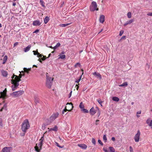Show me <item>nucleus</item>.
Masks as SVG:
<instances>
[{"mask_svg": "<svg viewBox=\"0 0 152 152\" xmlns=\"http://www.w3.org/2000/svg\"><path fill=\"white\" fill-rule=\"evenodd\" d=\"M7 107V105L6 104H4L2 108V109H6Z\"/></svg>", "mask_w": 152, "mask_h": 152, "instance_id": "nucleus-48", "label": "nucleus"}, {"mask_svg": "<svg viewBox=\"0 0 152 152\" xmlns=\"http://www.w3.org/2000/svg\"><path fill=\"white\" fill-rule=\"evenodd\" d=\"M72 91H71L69 93V98H70L71 96V95H72Z\"/></svg>", "mask_w": 152, "mask_h": 152, "instance_id": "nucleus-56", "label": "nucleus"}, {"mask_svg": "<svg viewBox=\"0 0 152 152\" xmlns=\"http://www.w3.org/2000/svg\"><path fill=\"white\" fill-rule=\"evenodd\" d=\"M2 75L4 77H7L8 75V73L7 72L5 71H2Z\"/></svg>", "mask_w": 152, "mask_h": 152, "instance_id": "nucleus-23", "label": "nucleus"}, {"mask_svg": "<svg viewBox=\"0 0 152 152\" xmlns=\"http://www.w3.org/2000/svg\"><path fill=\"white\" fill-rule=\"evenodd\" d=\"M24 92V91H15L13 93L12 95L16 97H18L23 94Z\"/></svg>", "mask_w": 152, "mask_h": 152, "instance_id": "nucleus-7", "label": "nucleus"}, {"mask_svg": "<svg viewBox=\"0 0 152 152\" xmlns=\"http://www.w3.org/2000/svg\"><path fill=\"white\" fill-rule=\"evenodd\" d=\"M124 32V31L123 30H122L120 31V33H119V34L120 36H121L123 34Z\"/></svg>", "mask_w": 152, "mask_h": 152, "instance_id": "nucleus-40", "label": "nucleus"}, {"mask_svg": "<svg viewBox=\"0 0 152 152\" xmlns=\"http://www.w3.org/2000/svg\"><path fill=\"white\" fill-rule=\"evenodd\" d=\"M7 89H6V88L4 91H3V92H4L5 93H6L7 92Z\"/></svg>", "mask_w": 152, "mask_h": 152, "instance_id": "nucleus-63", "label": "nucleus"}, {"mask_svg": "<svg viewBox=\"0 0 152 152\" xmlns=\"http://www.w3.org/2000/svg\"><path fill=\"white\" fill-rule=\"evenodd\" d=\"M141 113V111H138V112H137V114H140Z\"/></svg>", "mask_w": 152, "mask_h": 152, "instance_id": "nucleus-62", "label": "nucleus"}, {"mask_svg": "<svg viewBox=\"0 0 152 152\" xmlns=\"http://www.w3.org/2000/svg\"><path fill=\"white\" fill-rule=\"evenodd\" d=\"M49 18L48 17L46 16V17H45V18L44 19V22L45 23H47L49 21Z\"/></svg>", "mask_w": 152, "mask_h": 152, "instance_id": "nucleus-22", "label": "nucleus"}, {"mask_svg": "<svg viewBox=\"0 0 152 152\" xmlns=\"http://www.w3.org/2000/svg\"><path fill=\"white\" fill-rule=\"evenodd\" d=\"M41 24V23L39 20H35L33 23V25L34 26H39Z\"/></svg>", "mask_w": 152, "mask_h": 152, "instance_id": "nucleus-17", "label": "nucleus"}, {"mask_svg": "<svg viewBox=\"0 0 152 152\" xmlns=\"http://www.w3.org/2000/svg\"><path fill=\"white\" fill-rule=\"evenodd\" d=\"M60 46V43H59V42L57 43L56 45V47L57 48L59 47Z\"/></svg>", "mask_w": 152, "mask_h": 152, "instance_id": "nucleus-47", "label": "nucleus"}, {"mask_svg": "<svg viewBox=\"0 0 152 152\" xmlns=\"http://www.w3.org/2000/svg\"><path fill=\"white\" fill-rule=\"evenodd\" d=\"M7 56H4V58H3V63L2 64H4L6 61L7 60Z\"/></svg>", "mask_w": 152, "mask_h": 152, "instance_id": "nucleus-27", "label": "nucleus"}, {"mask_svg": "<svg viewBox=\"0 0 152 152\" xmlns=\"http://www.w3.org/2000/svg\"><path fill=\"white\" fill-rule=\"evenodd\" d=\"M97 110L96 108H94V107H92L90 110L89 113L91 115H94L97 112Z\"/></svg>", "mask_w": 152, "mask_h": 152, "instance_id": "nucleus-10", "label": "nucleus"}, {"mask_svg": "<svg viewBox=\"0 0 152 152\" xmlns=\"http://www.w3.org/2000/svg\"><path fill=\"white\" fill-rule=\"evenodd\" d=\"M77 146L80 147L81 148L84 149H86L87 147L86 145L83 144H78Z\"/></svg>", "mask_w": 152, "mask_h": 152, "instance_id": "nucleus-14", "label": "nucleus"}, {"mask_svg": "<svg viewBox=\"0 0 152 152\" xmlns=\"http://www.w3.org/2000/svg\"><path fill=\"white\" fill-rule=\"evenodd\" d=\"M105 16L103 15H101L99 19V22L103 23L104 21Z\"/></svg>", "mask_w": 152, "mask_h": 152, "instance_id": "nucleus-16", "label": "nucleus"}, {"mask_svg": "<svg viewBox=\"0 0 152 152\" xmlns=\"http://www.w3.org/2000/svg\"><path fill=\"white\" fill-rule=\"evenodd\" d=\"M140 133V131L138 130L137 131V133L135 135L134 137V140L135 142H138L139 141Z\"/></svg>", "mask_w": 152, "mask_h": 152, "instance_id": "nucleus-8", "label": "nucleus"}, {"mask_svg": "<svg viewBox=\"0 0 152 152\" xmlns=\"http://www.w3.org/2000/svg\"><path fill=\"white\" fill-rule=\"evenodd\" d=\"M82 111L85 113H88V110L86 109L83 108L82 110Z\"/></svg>", "mask_w": 152, "mask_h": 152, "instance_id": "nucleus-39", "label": "nucleus"}, {"mask_svg": "<svg viewBox=\"0 0 152 152\" xmlns=\"http://www.w3.org/2000/svg\"><path fill=\"white\" fill-rule=\"evenodd\" d=\"M92 74L94 75L97 78H99L100 79H102L101 75L99 73L95 72L93 73Z\"/></svg>", "mask_w": 152, "mask_h": 152, "instance_id": "nucleus-13", "label": "nucleus"}, {"mask_svg": "<svg viewBox=\"0 0 152 152\" xmlns=\"http://www.w3.org/2000/svg\"><path fill=\"white\" fill-rule=\"evenodd\" d=\"M12 149V147H5L4 148L1 152H8Z\"/></svg>", "mask_w": 152, "mask_h": 152, "instance_id": "nucleus-11", "label": "nucleus"}, {"mask_svg": "<svg viewBox=\"0 0 152 152\" xmlns=\"http://www.w3.org/2000/svg\"><path fill=\"white\" fill-rule=\"evenodd\" d=\"M7 98V93L3 92L0 93V98H2L3 99H4Z\"/></svg>", "mask_w": 152, "mask_h": 152, "instance_id": "nucleus-12", "label": "nucleus"}, {"mask_svg": "<svg viewBox=\"0 0 152 152\" xmlns=\"http://www.w3.org/2000/svg\"><path fill=\"white\" fill-rule=\"evenodd\" d=\"M126 39V36H124L122 37L121 38V39Z\"/></svg>", "mask_w": 152, "mask_h": 152, "instance_id": "nucleus-54", "label": "nucleus"}, {"mask_svg": "<svg viewBox=\"0 0 152 152\" xmlns=\"http://www.w3.org/2000/svg\"><path fill=\"white\" fill-rule=\"evenodd\" d=\"M39 31V30L38 29L36 30L33 33H36L38 32Z\"/></svg>", "mask_w": 152, "mask_h": 152, "instance_id": "nucleus-57", "label": "nucleus"}, {"mask_svg": "<svg viewBox=\"0 0 152 152\" xmlns=\"http://www.w3.org/2000/svg\"><path fill=\"white\" fill-rule=\"evenodd\" d=\"M16 5V3L15 2L13 3L12 4V5L13 6H15Z\"/></svg>", "mask_w": 152, "mask_h": 152, "instance_id": "nucleus-64", "label": "nucleus"}, {"mask_svg": "<svg viewBox=\"0 0 152 152\" xmlns=\"http://www.w3.org/2000/svg\"><path fill=\"white\" fill-rule=\"evenodd\" d=\"M29 127L30 124L28 121L27 119H26L23 122L21 128L22 131L24 132V135Z\"/></svg>", "mask_w": 152, "mask_h": 152, "instance_id": "nucleus-2", "label": "nucleus"}, {"mask_svg": "<svg viewBox=\"0 0 152 152\" xmlns=\"http://www.w3.org/2000/svg\"><path fill=\"white\" fill-rule=\"evenodd\" d=\"M96 109L98 111L97 113L98 114V116H99L100 115V111L98 107H96Z\"/></svg>", "mask_w": 152, "mask_h": 152, "instance_id": "nucleus-37", "label": "nucleus"}, {"mask_svg": "<svg viewBox=\"0 0 152 152\" xmlns=\"http://www.w3.org/2000/svg\"><path fill=\"white\" fill-rule=\"evenodd\" d=\"M42 56L43 57H42L41 59L42 61H44L46 58V57L45 56H44L43 55H42Z\"/></svg>", "mask_w": 152, "mask_h": 152, "instance_id": "nucleus-41", "label": "nucleus"}, {"mask_svg": "<svg viewBox=\"0 0 152 152\" xmlns=\"http://www.w3.org/2000/svg\"><path fill=\"white\" fill-rule=\"evenodd\" d=\"M103 139L104 141L105 142H106L107 140V138L105 135H104L103 136Z\"/></svg>", "mask_w": 152, "mask_h": 152, "instance_id": "nucleus-36", "label": "nucleus"}, {"mask_svg": "<svg viewBox=\"0 0 152 152\" xmlns=\"http://www.w3.org/2000/svg\"><path fill=\"white\" fill-rule=\"evenodd\" d=\"M31 47V45H30L27 46L26 48H24V51L25 52H26L28 51Z\"/></svg>", "mask_w": 152, "mask_h": 152, "instance_id": "nucleus-20", "label": "nucleus"}, {"mask_svg": "<svg viewBox=\"0 0 152 152\" xmlns=\"http://www.w3.org/2000/svg\"><path fill=\"white\" fill-rule=\"evenodd\" d=\"M76 89L78 90L79 86H78V85H76Z\"/></svg>", "mask_w": 152, "mask_h": 152, "instance_id": "nucleus-61", "label": "nucleus"}, {"mask_svg": "<svg viewBox=\"0 0 152 152\" xmlns=\"http://www.w3.org/2000/svg\"><path fill=\"white\" fill-rule=\"evenodd\" d=\"M129 150L130 152H133V150L132 146H130L129 147Z\"/></svg>", "mask_w": 152, "mask_h": 152, "instance_id": "nucleus-44", "label": "nucleus"}, {"mask_svg": "<svg viewBox=\"0 0 152 152\" xmlns=\"http://www.w3.org/2000/svg\"><path fill=\"white\" fill-rule=\"evenodd\" d=\"M90 10L91 11H94L95 10L98 11L99 9L97 7V4L95 1H93L90 6Z\"/></svg>", "mask_w": 152, "mask_h": 152, "instance_id": "nucleus-5", "label": "nucleus"}, {"mask_svg": "<svg viewBox=\"0 0 152 152\" xmlns=\"http://www.w3.org/2000/svg\"><path fill=\"white\" fill-rule=\"evenodd\" d=\"M128 85V83L127 82H124L121 84L119 85V86L120 87L127 86Z\"/></svg>", "mask_w": 152, "mask_h": 152, "instance_id": "nucleus-26", "label": "nucleus"}, {"mask_svg": "<svg viewBox=\"0 0 152 152\" xmlns=\"http://www.w3.org/2000/svg\"><path fill=\"white\" fill-rule=\"evenodd\" d=\"M59 114L58 113H53L50 117V119L53 121L58 116Z\"/></svg>", "mask_w": 152, "mask_h": 152, "instance_id": "nucleus-9", "label": "nucleus"}, {"mask_svg": "<svg viewBox=\"0 0 152 152\" xmlns=\"http://www.w3.org/2000/svg\"><path fill=\"white\" fill-rule=\"evenodd\" d=\"M79 107L81 109H83L84 108V106L82 102H81L79 105Z\"/></svg>", "mask_w": 152, "mask_h": 152, "instance_id": "nucleus-30", "label": "nucleus"}, {"mask_svg": "<svg viewBox=\"0 0 152 152\" xmlns=\"http://www.w3.org/2000/svg\"><path fill=\"white\" fill-rule=\"evenodd\" d=\"M3 126V125L2 123V122H0V127L1 128Z\"/></svg>", "mask_w": 152, "mask_h": 152, "instance_id": "nucleus-59", "label": "nucleus"}, {"mask_svg": "<svg viewBox=\"0 0 152 152\" xmlns=\"http://www.w3.org/2000/svg\"><path fill=\"white\" fill-rule=\"evenodd\" d=\"M82 77V75H81L80 77L79 78L77 79L76 81H75V82L76 83H79V82L81 80V79Z\"/></svg>", "mask_w": 152, "mask_h": 152, "instance_id": "nucleus-32", "label": "nucleus"}, {"mask_svg": "<svg viewBox=\"0 0 152 152\" xmlns=\"http://www.w3.org/2000/svg\"><path fill=\"white\" fill-rule=\"evenodd\" d=\"M31 70V68L27 69L26 68H23L24 71H22L21 72H22V73H24V72H26L27 74H28L29 73V72Z\"/></svg>", "mask_w": 152, "mask_h": 152, "instance_id": "nucleus-19", "label": "nucleus"}, {"mask_svg": "<svg viewBox=\"0 0 152 152\" xmlns=\"http://www.w3.org/2000/svg\"><path fill=\"white\" fill-rule=\"evenodd\" d=\"M59 57L58 58H59L64 59L66 57L65 55H59Z\"/></svg>", "mask_w": 152, "mask_h": 152, "instance_id": "nucleus-33", "label": "nucleus"}, {"mask_svg": "<svg viewBox=\"0 0 152 152\" xmlns=\"http://www.w3.org/2000/svg\"><path fill=\"white\" fill-rule=\"evenodd\" d=\"M148 125L151 127V128H152V120H151L150 123L148 124Z\"/></svg>", "mask_w": 152, "mask_h": 152, "instance_id": "nucleus-43", "label": "nucleus"}, {"mask_svg": "<svg viewBox=\"0 0 152 152\" xmlns=\"http://www.w3.org/2000/svg\"><path fill=\"white\" fill-rule=\"evenodd\" d=\"M112 99L113 100L116 102H118L119 100L118 98L115 96L113 97Z\"/></svg>", "mask_w": 152, "mask_h": 152, "instance_id": "nucleus-25", "label": "nucleus"}, {"mask_svg": "<svg viewBox=\"0 0 152 152\" xmlns=\"http://www.w3.org/2000/svg\"><path fill=\"white\" fill-rule=\"evenodd\" d=\"M92 143L94 144V145L96 143V141L94 139L92 138Z\"/></svg>", "mask_w": 152, "mask_h": 152, "instance_id": "nucleus-42", "label": "nucleus"}, {"mask_svg": "<svg viewBox=\"0 0 152 152\" xmlns=\"http://www.w3.org/2000/svg\"><path fill=\"white\" fill-rule=\"evenodd\" d=\"M42 55L41 54H40L39 53V54L38 55H37V57L39 58H42Z\"/></svg>", "mask_w": 152, "mask_h": 152, "instance_id": "nucleus-52", "label": "nucleus"}, {"mask_svg": "<svg viewBox=\"0 0 152 152\" xmlns=\"http://www.w3.org/2000/svg\"><path fill=\"white\" fill-rule=\"evenodd\" d=\"M97 100L99 104L101 105V106H102V103L103 102L101 100V99H98Z\"/></svg>", "mask_w": 152, "mask_h": 152, "instance_id": "nucleus-29", "label": "nucleus"}, {"mask_svg": "<svg viewBox=\"0 0 152 152\" xmlns=\"http://www.w3.org/2000/svg\"><path fill=\"white\" fill-rule=\"evenodd\" d=\"M111 140H113V141H114L115 140V139L114 137H112L111 138Z\"/></svg>", "mask_w": 152, "mask_h": 152, "instance_id": "nucleus-60", "label": "nucleus"}, {"mask_svg": "<svg viewBox=\"0 0 152 152\" xmlns=\"http://www.w3.org/2000/svg\"><path fill=\"white\" fill-rule=\"evenodd\" d=\"M16 75H15L14 74L12 76V80L14 79L13 78H14L15 77H16Z\"/></svg>", "mask_w": 152, "mask_h": 152, "instance_id": "nucleus-58", "label": "nucleus"}, {"mask_svg": "<svg viewBox=\"0 0 152 152\" xmlns=\"http://www.w3.org/2000/svg\"><path fill=\"white\" fill-rule=\"evenodd\" d=\"M147 15L148 16H152V12H149L147 14Z\"/></svg>", "mask_w": 152, "mask_h": 152, "instance_id": "nucleus-53", "label": "nucleus"}, {"mask_svg": "<svg viewBox=\"0 0 152 152\" xmlns=\"http://www.w3.org/2000/svg\"><path fill=\"white\" fill-rule=\"evenodd\" d=\"M53 80V78H50V79H47L46 80V86L49 88H51L52 84V81Z\"/></svg>", "mask_w": 152, "mask_h": 152, "instance_id": "nucleus-6", "label": "nucleus"}, {"mask_svg": "<svg viewBox=\"0 0 152 152\" xmlns=\"http://www.w3.org/2000/svg\"><path fill=\"white\" fill-rule=\"evenodd\" d=\"M48 129H49V131H57L58 129V127L57 126H55L53 128H51L50 129H49V128H48Z\"/></svg>", "mask_w": 152, "mask_h": 152, "instance_id": "nucleus-21", "label": "nucleus"}, {"mask_svg": "<svg viewBox=\"0 0 152 152\" xmlns=\"http://www.w3.org/2000/svg\"><path fill=\"white\" fill-rule=\"evenodd\" d=\"M33 52L34 53V54L35 55H38L39 53L38 52V49H37L36 51L33 50Z\"/></svg>", "mask_w": 152, "mask_h": 152, "instance_id": "nucleus-28", "label": "nucleus"}, {"mask_svg": "<svg viewBox=\"0 0 152 152\" xmlns=\"http://www.w3.org/2000/svg\"><path fill=\"white\" fill-rule=\"evenodd\" d=\"M127 17L128 18H130L132 17L131 13V12H128L127 14Z\"/></svg>", "mask_w": 152, "mask_h": 152, "instance_id": "nucleus-34", "label": "nucleus"}, {"mask_svg": "<svg viewBox=\"0 0 152 152\" xmlns=\"http://www.w3.org/2000/svg\"><path fill=\"white\" fill-rule=\"evenodd\" d=\"M67 106H66L64 109L62 111V113L64 114L65 112L67 111H70L73 109V106L72 103V102L69 103H68L66 104Z\"/></svg>", "mask_w": 152, "mask_h": 152, "instance_id": "nucleus-4", "label": "nucleus"}, {"mask_svg": "<svg viewBox=\"0 0 152 152\" xmlns=\"http://www.w3.org/2000/svg\"><path fill=\"white\" fill-rule=\"evenodd\" d=\"M46 79H50V78H51V77H49V76H48V73H46Z\"/></svg>", "mask_w": 152, "mask_h": 152, "instance_id": "nucleus-45", "label": "nucleus"}, {"mask_svg": "<svg viewBox=\"0 0 152 152\" xmlns=\"http://www.w3.org/2000/svg\"><path fill=\"white\" fill-rule=\"evenodd\" d=\"M52 121L50 119V118L49 119H46L45 120V123L44 124V125L45 126L48 125L50 124L52 122Z\"/></svg>", "mask_w": 152, "mask_h": 152, "instance_id": "nucleus-15", "label": "nucleus"}, {"mask_svg": "<svg viewBox=\"0 0 152 152\" xmlns=\"http://www.w3.org/2000/svg\"><path fill=\"white\" fill-rule=\"evenodd\" d=\"M20 74L18 76H16L14 79L11 80L12 83L13 84L12 86V91H15L19 85V82L21 81V78L22 76H24L25 74H22L21 72H20Z\"/></svg>", "mask_w": 152, "mask_h": 152, "instance_id": "nucleus-1", "label": "nucleus"}, {"mask_svg": "<svg viewBox=\"0 0 152 152\" xmlns=\"http://www.w3.org/2000/svg\"><path fill=\"white\" fill-rule=\"evenodd\" d=\"M18 43H19L18 42H15V43H14V47L16 46L18 44Z\"/></svg>", "mask_w": 152, "mask_h": 152, "instance_id": "nucleus-46", "label": "nucleus"}, {"mask_svg": "<svg viewBox=\"0 0 152 152\" xmlns=\"http://www.w3.org/2000/svg\"><path fill=\"white\" fill-rule=\"evenodd\" d=\"M39 2L42 7H45V3L42 0H40Z\"/></svg>", "mask_w": 152, "mask_h": 152, "instance_id": "nucleus-35", "label": "nucleus"}, {"mask_svg": "<svg viewBox=\"0 0 152 152\" xmlns=\"http://www.w3.org/2000/svg\"><path fill=\"white\" fill-rule=\"evenodd\" d=\"M134 20L133 19H132L130 20H128L126 21V22L124 24V26H126L128 24H130L131 23H133L134 22Z\"/></svg>", "mask_w": 152, "mask_h": 152, "instance_id": "nucleus-18", "label": "nucleus"}, {"mask_svg": "<svg viewBox=\"0 0 152 152\" xmlns=\"http://www.w3.org/2000/svg\"><path fill=\"white\" fill-rule=\"evenodd\" d=\"M99 120H97L96 121L95 124L96 125H97L98 124V122H99Z\"/></svg>", "mask_w": 152, "mask_h": 152, "instance_id": "nucleus-55", "label": "nucleus"}, {"mask_svg": "<svg viewBox=\"0 0 152 152\" xmlns=\"http://www.w3.org/2000/svg\"><path fill=\"white\" fill-rule=\"evenodd\" d=\"M80 64L79 63H76V64L75 65V67H76L77 66H80Z\"/></svg>", "mask_w": 152, "mask_h": 152, "instance_id": "nucleus-50", "label": "nucleus"}, {"mask_svg": "<svg viewBox=\"0 0 152 152\" xmlns=\"http://www.w3.org/2000/svg\"><path fill=\"white\" fill-rule=\"evenodd\" d=\"M109 149L110 152H115V149L114 148L112 147H109Z\"/></svg>", "mask_w": 152, "mask_h": 152, "instance_id": "nucleus-31", "label": "nucleus"}, {"mask_svg": "<svg viewBox=\"0 0 152 152\" xmlns=\"http://www.w3.org/2000/svg\"><path fill=\"white\" fill-rule=\"evenodd\" d=\"M98 142L100 144H101L102 145H103L102 142L100 140H98Z\"/></svg>", "mask_w": 152, "mask_h": 152, "instance_id": "nucleus-51", "label": "nucleus"}, {"mask_svg": "<svg viewBox=\"0 0 152 152\" xmlns=\"http://www.w3.org/2000/svg\"><path fill=\"white\" fill-rule=\"evenodd\" d=\"M55 143H56V146H58V147H60V148H62V147H61V146L59 145V144H58V142H55Z\"/></svg>", "mask_w": 152, "mask_h": 152, "instance_id": "nucleus-49", "label": "nucleus"}, {"mask_svg": "<svg viewBox=\"0 0 152 152\" xmlns=\"http://www.w3.org/2000/svg\"><path fill=\"white\" fill-rule=\"evenodd\" d=\"M151 121V120L150 118H149L148 119H147V120H146V123L148 124V125L150 123Z\"/></svg>", "mask_w": 152, "mask_h": 152, "instance_id": "nucleus-38", "label": "nucleus"}, {"mask_svg": "<svg viewBox=\"0 0 152 152\" xmlns=\"http://www.w3.org/2000/svg\"><path fill=\"white\" fill-rule=\"evenodd\" d=\"M71 23H65V24H60L59 26L61 27H65L66 26L69 25H70Z\"/></svg>", "mask_w": 152, "mask_h": 152, "instance_id": "nucleus-24", "label": "nucleus"}, {"mask_svg": "<svg viewBox=\"0 0 152 152\" xmlns=\"http://www.w3.org/2000/svg\"><path fill=\"white\" fill-rule=\"evenodd\" d=\"M45 139L44 136L42 137L39 140V143L37 145L36 144V146L34 147L35 150L37 152H40V150L42 149L43 145V142Z\"/></svg>", "mask_w": 152, "mask_h": 152, "instance_id": "nucleus-3", "label": "nucleus"}]
</instances>
